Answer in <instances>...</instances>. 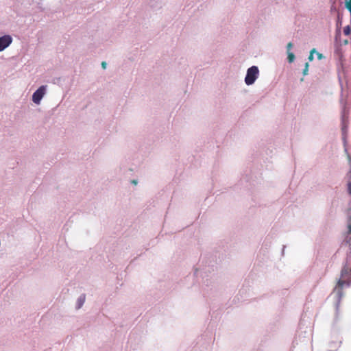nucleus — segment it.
<instances>
[{"instance_id": "f257e3e1", "label": "nucleus", "mask_w": 351, "mask_h": 351, "mask_svg": "<svg viewBox=\"0 0 351 351\" xmlns=\"http://www.w3.org/2000/svg\"><path fill=\"white\" fill-rule=\"evenodd\" d=\"M348 274V269L347 268H343L342 270H341V278L338 280L337 282V286L335 289V290H336L337 291V294L339 295V300L341 299V298L342 297V289L343 287V286H350V281L346 279V276Z\"/></svg>"}, {"instance_id": "f03ea898", "label": "nucleus", "mask_w": 351, "mask_h": 351, "mask_svg": "<svg viewBox=\"0 0 351 351\" xmlns=\"http://www.w3.org/2000/svg\"><path fill=\"white\" fill-rule=\"evenodd\" d=\"M258 75V69L256 66H252L247 71V74L245 77V82L247 85H252L256 82Z\"/></svg>"}, {"instance_id": "7ed1b4c3", "label": "nucleus", "mask_w": 351, "mask_h": 351, "mask_svg": "<svg viewBox=\"0 0 351 351\" xmlns=\"http://www.w3.org/2000/svg\"><path fill=\"white\" fill-rule=\"evenodd\" d=\"M46 86H40L37 90H36L32 95V101L38 104H40L41 99L44 97L46 93Z\"/></svg>"}, {"instance_id": "20e7f679", "label": "nucleus", "mask_w": 351, "mask_h": 351, "mask_svg": "<svg viewBox=\"0 0 351 351\" xmlns=\"http://www.w3.org/2000/svg\"><path fill=\"white\" fill-rule=\"evenodd\" d=\"M12 38L10 36L6 35L0 38V51H3L12 43Z\"/></svg>"}, {"instance_id": "39448f33", "label": "nucleus", "mask_w": 351, "mask_h": 351, "mask_svg": "<svg viewBox=\"0 0 351 351\" xmlns=\"http://www.w3.org/2000/svg\"><path fill=\"white\" fill-rule=\"evenodd\" d=\"M85 302V295L80 296L77 300V308H80Z\"/></svg>"}, {"instance_id": "423d86ee", "label": "nucleus", "mask_w": 351, "mask_h": 351, "mask_svg": "<svg viewBox=\"0 0 351 351\" xmlns=\"http://www.w3.org/2000/svg\"><path fill=\"white\" fill-rule=\"evenodd\" d=\"M287 59H288L289 62H293V60L295 59L294 53L291 51L287 52Z\"/></svg>"}, {"instance_id": "0eeeda50", "label": "nucleus", "mask_w": 351, "mask_h": 351, "mask_svg": "<svg viewBox=\"0 0 351 351\" xmlns=\"http://www.w3.org/2000/svg\"><path fill=\"white\" fill-rule=\"evenodd\" d=\"M343 34L346 36H349L351 34V27L350 26H345L343 28Z\"/></svg>"}, {"instance_id": "6e6552de", "label": "nucleus", "mask_w": 351, "mask_h": 351, "mask_svg": "<svg viewBox=\"0 0 351 351\" xmlns=\"http://www.w3.org/2000/svg\"><path fill=\"white\" fill-rule=\"evenodd\" d=\"M345 6L351 14V0H346Z\"/></svg>"}, {"instance_id": "1a4fd4ad", "label": "nucleus", "mask_w": 351, "mask_h": 351, "mask_svg": "<svg viewBox=\"0 0 351 351\" xmlns=\"http://www.w3.org/2000/svg\"><path fill=\"white\" fill-rule=\"evenodd\" d=\"M315 51V49H312L310 51V54H309V56H308V60L310 61L313 60V53H314V51Z\"/></svg>"}, {"instance_id": "9d476101", "label": "nucleus", "mask_w": 351, "mask_h": 351, "mask_svg": "<svg viewBox=\"0 0 351 351\" xmlns=\"http://www.w3.org/2000/svg\"><path fill=\"white\" fill-rule=\"evenodd\" d=\"M292 47H293L292 43H288L287 45V52H289Z\"/></svg>"}, {"instance_id": "9b49d317", "label": "nucleus", "mask_w": 351, "mask_h": 351, "mask_svg": "<svg viewBox=\"0 0 351 351\" xmlns=\"http://www.w3.org/2000/svg\"><path fill=\"white\" fill-rule=\"evenodd\" d=\"M309 67V64L308 63H306L305 69L303 71L304 75H306L308 73V68Z\"/></svg>"}, {"instance_id": "f8f14e48", "label": "nucleus", "mask_w": 351, "mask_h": 351, "mask_svg": "<svg viewBox=\"0 0 351 351\" xmlns=\"http://www.w3.org/2000/svg\"><path fill=\"white\" fill-rule=\"evenodd\" d=\"M101 67L105 69L106 68V63L105 62H102L101 64Z\"/></svg>"}, {"instance_id": "ddd939ff", "label": "nucleus", "mask_w": 351, "mask_h": 351, "mask_svg": "<svg viewBox=\"0 0 351 351\" xmlns=\"http://www.w3.org/2000/svg\"><path fill=\"white\" fill-rule=\"evenodd\" d=\"M348 192L351 195V182L348 184Z\"/></svg>"}, {"instance_id": "4468645a", "label": "nucleus", "mask_w": 351, "mask_h": 351, "mask_svg": "<svg viewBox=\"0 0 351 351\" xmlns=\"http://www.w3.org/2000/svg\"><path fill=\"white\" fill-rule=\"evenodd\" d=\"M132 182L133 184H136L137 183L136 180H133L132 181Z\"/></svg>"}, {"instance_id": "2eb2a0df", "label": "nucleus", "mask_w": 351, "mask_h": 351, "mask_svg": "<svg viewBox=\"0 0 351 351\" xmlns=\"http://www.w3.org/2000/svg\"><path fill=\"white\" fill-rule=\"evenodd\" d=\"M348 228H349L350 231H351V223L348 224Z\"/></svg>"}]
</instances>
